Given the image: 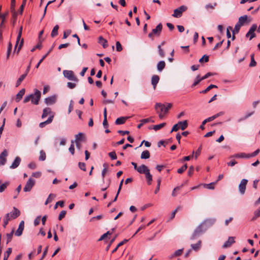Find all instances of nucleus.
Instances as JSON below:
<instances>
[{"label": "nucleus", "mask_w": 260, "mask_h": 260, "mask_svg": "<svg viewBox=\"0 0 260 260\" xmlns=\"http://www.w3.org/2000/svg\"><path fill=\"white\" fill-rule=\"evenodd\" d=\"M41 92L38 89H35L34 93H31L25 96L23 100V103H26L29 101H31V102L32 104L37 105L39 104V102L41 98Z\"/></svg>", "instance_id": "1"}, {"label": "nucleus", "mask_w": 260, "mask_h": 260, "mask_svg": "<svg viewBox=\"0 0 260 260\" xmlns=\"http://www.w3.org/2000/svg\"><path fill=\"white\" fill-rule=\"evenodd\" d=\"M171 107L172 104L171 103H167L166 104H162L159 103H156L155 109L157 113L158 114L159 118L162 119L165 114L168 112Z\"/></svg>", "instance_id": "2"}, {"label": "nucleus", "mask_w": 260, "mask_h": 260, "mask_svg": "<svg viewBox=\"0 0 260 260\" xmlns=\"http://www.w3.org/2000/svg\"><path fill=\"white\" fill-rule=\"evenodd\" d=\"M162 25L161 23H160L156 26V27L155 28H154L152 30L151 32H150L148 34V37L150 38L153 39L154 36H159L160 34L161 30H162Z\"/></svg>", "instance_id": "3"}, {"label": "nucleus", "mask_w": 260, "mask_h": 260, "mask_svg": "<svg viewBox=\"0 0 260 260\" xmlns=\"http://www.w3.org/2000/svg\"><path fill=\"white\" fill-rule=\"evenodd\" d=\"M187 10V7L185 6H181L174 10V13L172 16L175 18H180L181 17L183 12Z\"/></svg>", "instance_id": "4"}, {"label": "nucleus", "mask_w": 260, "mask_h": 260, "mask_svg": "<svg viewBox=\"0 0 260 260\" xmlns=\"http://www.w3.org/2000/svg\"><path fill=\"white\" fill-rule=\"evenodd\" d=\"M257 26L256 24H253L250 27L249 30L246 34V37L249 38V40H251L255 37V34L254 31L257 30Z\"/></svg>", "instance_id": "5"}, {"label": "nucleus", "mask_w": 260, "mask_h": 260, "mask_svg": "<svg viewBox=\"0 0 260 260\" xmlns=\"http://www.w3.org/2000/svg\"><path fill=\"white\" fill-rule=\"evenodd\" d=\"M63 74L64 76L68 80L78 81L77 78L74 75V72L70 70H64L63 71Z\"/></svg>", "instance_id": "6"}, {"label": "nucleus", "mask_w": 260, "mask_h": 260, "mask_svg": "<svg viewBox=\"0 0 260 260\" xmlns=\"http://www.w3.org/2000/svg\"><path fill=\"white\" fill-rule=\"evenodd\" d=\"M248 182V180L246 179H242L238 186L239 191L241 194L243 195L245 192L246 185Z\"/></svg>", "instance_id": "7"}, {"label": "nucleus", "mask_w": 260, "mask_h": 260, "mask_svg": "<svg viewBox=\"0 0 260 260\" xmlns=\"http://www.w3.org/2000/svg\"><path fill=\"white\" fill-rule=\"evenodd\" d=\"M35 184V181L31 178H29L25 184L23 190L25 192L30 191Z\"/></svg>", "instance_id": "8"}, {"label": "nucleus", "mask_w": 260, "mask_h": 260, "mask_svg": "<svg viewBox=\"0 0 260 260\" xmlns=\"http://www.w3.org/2000/svg\"><path fill=\"white\" fill-rule=\"evenodd\" d=\"M8 155V151L4 149L0 154V166H4L7 161V157Z\"/></svg>", "instance_id": "9"}, {"label": "nucleus", "mask_w": 260, "mask_h": 260, "mask_svg": "<svg viewBox=\"0 0 260 260\" xmlns=\"http://www.w3.org/2000/svg\"><path fill=\"white\" fill-rule=\"evenodd\" d=\"M7 214H9L10 219L12 220L18 217L20 215V212L18 209L15 207H14L13 211L10 213H7Z\"/></svg>", "instance_id": "10"}, {"label": "nucleus", "mask_w": 260, "mask_h": 260, "mask_svg": "<svg viewBox=\"0 0 260 260\" xmlns=\"http://www.w3.org/2000/svg\"><path fill=\"white\" fill-rule=\"evenodd\" d=\"M137 171L140 174H143L145 175L147 172L149 171V169L146 165H142L138 167Z\"/></svg>", "instance_id": "11"}, {"label": "nucleus", "mask_w": 260, "mask_h": 260, "mask_svg": "<svg viewBox=\"0 0 260 260\" xmlns=\"http://www.w3.org/2000/svg\"><path fill=\"white\" fill-rule=\"evenodd\" d=\"M24 227V223L23 221H21L19 225L18 228L16 231L15 234L17 236H20L22 235Z\"/></svg>", "instance_id": "12"}, {"label": "nucleus", "mask_w": 260, "mask_h": 260, "mask_svg": "<svg viewBox=\"0 0 260 260\" xmlns=\"http://www.w3.org/2000/svg\"><path fill=\"white\" fill-rule=\"evenodd\" d=\"M56 96L55 95H53L51 96H49L48 98H46L45 99V103L48 105H52L54 104L56 102Z\"/></svg>", "instance_id": "13"}, {"label": "nucleus", "mask_w": 260, "mask_h": 260, "mask_svg": "<svg viewBox=\"0 0 260 260\" xmlns=\"http://www.w3.org/2000/svg\"><path fill=\"white\" fill-rule=\"evenodd\" d=\"M21 162V158L17 156L15 157L14 161L12 162V165L10 166V168L11 169H14L17 168L20 165Z\"/></svg>", "instance_id": "14"}, {"label": "nucleus", "mask_w": 260, "mask_h": 260, "mask_svg": "<svg viewBox=\"0 0 260 260\" xmlns=\"http://www.w3.org/2000/svg\"><path fill=\"white\" fill-rule=\"evenodd\" d=\"M203 226H204V225L202 224V223L196 228L194 232V236L200 235V234L203 233L207 230V228H205V229H203Z\"/></svg>", "instance_id": "15"}, {"label": "nucleus", "mask_w": 260, "mask_h": 260, "mask_svg": "<svg viewBox=\"0 0 260 260\" xmlns=\"http://www.w3.org/2000/svg\"><path fill=\"white\" fill-rule=\"evenodd\" d=\"M231 157L236 158H249V156L248 154H246L244 152H241L235 154L231 156Z\"/></svg>", "instance_id": "16"}, {"label": "nucleus", "mask_w": 260, "mask_h": 260, "mask_svg": "<svg viewBox=\"0 0 260 260\" xmlns=\"http://www.w3.org/2000/svg\"><path fill=\"white\" fill-rule=\"evenodd\" d=\"M235 238L234 237H229L227 241H226L222 246L223 248L230 247L232 244L235 243Z\"/></svg>", "instance_id": "17"}, {"label": "nucleus", "mask_w": 260, "mask_h": 260, "mask_svg": "<svg viewBox=\"0 0 260 260\" xmlns=\"http://www.w3.org/2000/svg\"><path fill=\"white\" fill-rule=\"evenodd\" d=\"M159 81V77L158 75H153L151 77V84L153 85V89L156 88L157 84Z\"/></svg>", "instance_id": "18"}, {"label": "nucleus", "mask_w": 260, "mask_h": 260, "mask_svg": "<svg viewBox=\"0 0 260 260\" xmlns=\"http://www.w3.org/2000/svg\"><path fill=\"white\" fill-rule=\"evenodd\" d=\"M53 115H50L46 121L41 122L39 124L40 127L43 128V127H45L46 126V125L51 123L53 120Z\"/></svg>", "instance_id": "19"}, {"label": "nucleus", "mask_w": 260, "mask_h": 260, "mask_svg": "<svg viewBox=\"0 0 260 260\" xmlns=\"http://www.w3.org/2000/svg\"><path fill=\"white\" fill-rule=\"evenodd\" d=\"M25 90L24 88L21 89L19 92L16 94L15 101L16 102H19L22 99V96L25 93Z\"/></svg>", "instance_id": "20"}, {"label": "nucleus", "mask_w": 260, "mask_h": 260, "mask_svg": "<svg viewBox=\"0 0 260 260\" xmlns=\"http://www.w3.org/2000/svg\"><path fill=\"white\" fill-rule=\"evenodd\" d=\"M129 118V117H120L116 119L115 123L117 125L122 124L125 123V121Z\"/></svg>", "instance_id": "21"}, {"label": "nucleus", "mask_w": 260, "mask_h": 260, "mask_svg": "<svg viewBox=\"0 0 260 260\" xmlns=\"http://www.w3.org/2000/svg\"><path fill=\"white\" fill-rule=\"evenodd\" d=\"M215 222V219L214 218H211V219H207L205 220L203 223L202 224L204 225H205L206 226V228H208L212 224H214V223Z\"/></svg>", "instance_id": "22"}, {"label": "nucleus", "mask_w": 260, "mask_h": 260, "mask_svg": "<svg viewBox=\"0 0 260 260\" xmlns=\"http://www.w3.org/2000/svg\"><path fill=\"white\" fill-rule=\"evenodd\" d=\"M247 18L248 17L247 15L241 16L239 18L238 21L237 23L239 24L240 26H242L247 21Z\"/></svg>", "instance_id": "23"}, {"label": "nucleus", "mask_w": 260, "mask_h": 260, "mask_svg": "<svg viewBox=\"0 0 260 260\" xmlns=\"http://www.w3.org/2000/svg\"><path fill=\"white\" fill-rule=\"evenodd\" d=\"M166 63L164 60L159 61L157 64V69L159 72H161L165 68Z\"/></svg>", "instance_id": "24"}, {"label": "nucleus", "mask_w": 260, "mask_h": 260, "mask_svg": "<svg viewBox=\"0 0 260 260\" xmlns=\"http://www.w3.org/2000/svg\"><path fill=\"white\" fill-rule=\"evenodd\" d=\"M99 43L101 44L104 48H106L108 47V43L107 40L104 39L102 36L99 37Z\"/></svg>", "instance_id": "25"}, {"label": "nucleus", "mask_w": 260, "mask_h": 260, "mask_svg": "<svg viewBox=\"0 0 260 260\" xmlns=\"http://www.w3.org/2000/svg\"><path fill=\"white\" fill-rule=\"evenodd\" d=\"M51 110L49 108H46L43 110L42 118H44L48 116V115H51Z\"/></svg>", "instance_id": "26"}, {"label": "nucleus", "mask_w": 260, "mask_h": 260, "mask_svg": "<svg viewBox=\"0 0 260 260\" xmlns=\"http://www.w3.org/2000/svg\"><path fill=\"white\" fill-rule=\"evenodd\" d=\"M145 178L147 180V182L148 185H150L151 184V182L152 181V176L150 173V171L147 172L146 174H145Z\"/></svg>", "instance_id": "27"}, {"label": "nucleus", "mask_w": 260, "mask_h": 260, "mask_svg": "<svg viewBox=\"0 0 260 260\" xmlns=\"http://www.w3.org/2000/svg\"><path fill=\"white\" fill-rule=\"evenodd\" d=\"M201 246V241H199L196 244H193L191 245V247L192 249L195 251L199 250Z\"/></svg>", "instance_id": "28"}, {"label": "nucleus", "mask_w": 260, "mask_h": 260, "mask_svg": "<svg viewBox=\"0 0 260 260\" xmlns=\"http://www.w3.org/2000/svg\"><path fill=\"white\" fill-rule=\"evenodd\" d=\"M178 124L179 128H180L181 130H184L188 125L186 120H184L183 121H179L178 122Z\"/></svg>", "instance_id": "29"}, {"label": "nucleus", "mask_w": 260, "mask_h": 260, "mask_svg": "<svg viewBox=\"0 0 260 260\" xmlns=\"http://www.w3.org/2000/svg\"><path fill=\"white\" fill-rule=\"evenodd\" d=\"M150 153L148 150H145L143 151L141 155V159H148L150 157Z\"/></svg>", "instance_id": "30"}, {"label": "nucleus", "mask_w": 260, "mask_h": 260, "mask_svg": "<svg viewBox=\"0 0 260 260\" xmlns=\"http://www.w3.org/2000/svg\"><path fill=\"white\" fill-rule=\"evenodd\" d=\"M8 14H9L8 12H6V13H5L4 14H1L0 13V18L2 19V21L0 24V27L3 26V25L4 23L5 20V18L8 16Z\"/></svg>", "instance_id": "31"}, {"label": "nucleus", "mask_w": 260, "mask_h": 260, "mask_svg": "<svg viewBox=\"0 0 260 260\" xmlns=\"http://www.w3.org/2000/svg\"><path fill=\"white\" fill-rule=\"evenodd\" d=\"M223 114H224L223 112H220L212 116L207 118V119H208V120H209V121L210 122V121L213 120L214 119H215V118H217L218 117L221 116Z\"/></svg>", "instance_id": "32"}, {"label": "nucleus", "mask_w": 260, "mask_h": 260, "mask_svg": "<svg viewBox=\"0 0 260 260\" xmlns=\"http://www.w3.org/2000/svg\"><path fill=\"white\" fill-rule=\"evenodd\" d=\"M55 197H56V195L55 194L50 193L49 195L48 198L47 199V200L45 203V205H46L48 203L51 202Z\"/></svg>", "instance_id": "33"}, {"label": "nucleus", "mask_w": 260, "mask_h": 260, "mask_svg": "<svg viewBox=\"0 0 260 260\" xmlns=\"http://www.w3.org/2000/svg\"><path fill=\"white\" fill-rule=\"evenodd\" d=\"M59 28V26L58 25H56L53 28L51 36L52 38L58 35V30Z\"/></svg>", "instance_id": "34"}, {"label": "nucleus", "mask_w": 260, "mask_h": 260, "mask_svg": "<svg viewBox=\"0 0 260 260\" xmlns=\"http://www.w3.org/2000/svg\"><path fill=\"white\" fill-rule=\"evenodd\" d=\"M26 76V74L22 75L17 80L16 83V87H18L20 85L22 81L25 79Z\"/></svg>", "instance_id": "35"}, {"label": "nucleus", "mask_w": 260, "mask_h": 260, "mask_svg": "<svg viewBox=\"0 0 260 260\" xmlns=\"http://www.w3.org/2000/svg\"><path fill=\"white\" fill-rule=\"evenodd\" d=\"M46 155L45 152L42 150L40 151V156L39 157V160L40 161H44L46 159Z\"/></svg>", "instance_id": "36"}, {"label": "nucleus", "mask_w": 260, "mask_h": 260, "mask_svg": "<svg viewBox=\"0 0 260 260\" xmlns=\"http://www.w3.org/2000/svg\"><path fill=\"white\" fill-rule=\"evenodd\" d=\"M259 217H260V208L254 211L253 216L251 220L254 221Z\"/></svg>", "instance_id": "37"}, {"label": "nucleus", "mask_w": 260, "mask_h": 260, "mask_svg": "<svg viewBox=\"0 0 260 260\" xmlns=\"http://www.w3.org/2000/svg\"><path fill=\"white\" fill-rule=\"evenodd\" d=\"M52 51V48H51L48 51V52L45 54L42 57V58L40 60V61H39V62L37 63V64L36 65V68H38L40 64H41V63L43 61V60L48 55V54L51 52V51Z\"/></svg>", "instance_id": "38"}, {"label": "nucleus", "mask_w": 260, "mask_h": 260, "mask_svg": "<svg viewBox=\"0 0 260 260\" xmlns=\"http://www.w3.org/2000/svg\"><path fill=\"white\" fill-rule=\"evenodd\" d=\"M22 31V26H21L20 27V29H19V32H18V36H17V42H16V44L15 47V50H16V47L17 46V45L18 44V42L20 41V40L21 39Z\"/></svg>", "instance_id": "39"}, {"label": "nucleus", "mask_w": 260, "mask_h": 260, "mask_svg": "<svg viewBox=\"0 0 260 260\" xmlns=\"http://www.w3.org/2000/svg\"><path fill=\"white\" fill-rule=\"evenodd\" d=\"M9 184V182H5V183L0 185V192H3V191H4V190L7 188Z\"/></svg>", "instance_id": "40"}, {"label": "nucleus", "mask_w": 260, "mask_h": 260, "mask_svg": "<svg viewBox=\"0 0 260 260\" xmlns=\"http://www.w3.org/2000/svg\"><path fill=\"white\" fill-rule=\"evenodd\" d=\"M166 123H161L159 124L154 125L153 126L152 128L154 131H157L160 129V128H162L166 125Z\"/></svg>", "instance_id": "41"}, {"label": "nucleus", "mask_w": 260, "mask_h": 260, "mask_svg": "<svg viewBox=\"0 0 260 260\" xmlns=\"http://www.w3.org/2000/svg\"><path fill=\"white\" fill-rule=\"evenodd\" d=\"M103 167H104V169L102 172V176L103 181H104L105 175L108 171V168H107V165L106 164H104L103 165Z\"/></svg>", "instance_id": "42"}, {"label": "nucleus", "mask_w": 260, "mask_h": 260, "mask_svg": "<svg viewBox=\"0 0 260 260\" xmlns=\"http://www.w3.org/2000/svg\"><path fill=\"white\" fill-rule=\"evenodd\" d=\"M12 252V248H8L6 251V252L4 254V260H7L10 254Z\"/></svg>", "instance_id": "43"}, {"label": "nucleus", "mask_w": 260, "mask_h": 260, "mask_svg": "<svg viewBox=\"0 0 260 260\" xmlns=\"http://www.w3.org/2000/svg\"><path fill=\"white\" fill-rule=\"evenodd\" d=\"M217 86L213 84L210 85L208 87H207L205 90L202 91L200 92V93H205L207 92L208 91H209L210 89H211L213 88H217Z\"/></svg>", "instance_id": "44"}, {"label": "nucleus", "mask_w": 260, "mask_h": 260, "mask_svg": "<svg viewBox=\"0 0 260 260\" xmlns=\"http://www.w3.org/2000/svg\"><path fill=\"white\" fill-rule=\"evenodd\" d=\"M11 219H10L9 214H6L4 218V223H3V226L4 228L6 226V225L8 224L9 221H10Z\"/></svg>", "instance_id": "45"}, {"label": "nucleus", "mask_w": 260, "mask_h": 260, "mask_svg": "<svg viewBox=\"0 0 260 260\" xmlns=\"http://www.w3.org/2000/svg\"><path fill=\"white\" fill-rule=\"evenodd\" d=\"M254 113V111H252V112H248L244 116V117L242 118H241L240 119L238 120V121H241V120H245V119H247L248 118H249V117H250L251 116H252L253 114Z\"/></svg>", "instance_id": "46"}, {"label": "nucleus", "mask_w": 260, "mask_h": 260, "mask_svg": "<svg viewBox=\"0 0 260 260\" xmlns=\"http://www.w3.org/2000/svg\"><path fill=\"white\" fill-rule=\"evenodd\" d=\"M251 57V61L249 63L250 67H253L256 65V62L255 61L254 58V54H251L250 56Z\"/></svg>", "instance_id": "47"}, {"label": "nucleus", "mask_w": 260, "mask_h": 260, "mask_svg": "<svg viewBox=\"0 0 260 260\" xmlns=\"http://www.w3.org/2000/svg\"><path fill=\"white\" fill-rule=\"evenodd\" d=\"M241 26L239 25V24L236 23L234 29L232 30V32L233 35H235L236 34H238L239 31V30L241 28Z\"/></svg>", "instance_id": "48"}, {"label": "nucleus", "mask_w": 260, "mask_h": 260, "mask_svg": "<svg viewBox=\"0 0 260 260\" xmlns=\"http://www.w3.org/2000/svg\"><path fill=\"white\" fill-rule=\"evenodd\" d=\"M202 80L201 79V77L200 75H198L193 83V84L191 85V87H193L196 85H197Z\"/></svg>", "instance_id": "49"}, {"label": "nucleus", "mask_w": 260, "mask_h": 260, "mask_svg": "<svg viewBox=\"0 0 260 260\" xmlns=\"http://www.w3.org/2000/svg\"><path fill=\"white\" fill-rule=\"evenodd\" d=\"M157 48H158V54H159V56L161 57H165V52H164L163 49L161 48V45H158L157 46Z\"/></svg>", "instance_id": "50"}, {"label": "nucleus", "mask_w": 260, "mask_h": 260, "mask_svg": "<svg viewBox=\"0 0 260 260\" xmlns=\"http://www.w3.org/2000/svg\"><path fill=\"white\" fill-rule=\"evenodd\" d=\"M216 3H214L213 4H208L205 6V8L206 10H209V9L213 10L215 8V7L216 6Z\"/></svg>", "instance_id": "51"}, {"label": "nucleus", "mask_w": 260, "mask_h": 260, "mask_svg": "<svg viewBox=\"0 0 260 260\" xmlns=\"http://www.w3.org/2000/svg\"><path fill=\"white\" fill-rule=\"evenodd\" d=\"M74 141L73 140L71 141V145L70 147L69 148V150L70 152L72 154L74 155L75 153V149H74Z\"/></svg>", "instance_id": "52"}, {"label": "nucleus", "mask_w": 260, "mask_h": 260, "mask_svg": "<svg viewBox=\"0 0 260 260\" xmlns=\"http://www.w3.org/2000/svg\"><path fill=\"white\" fill-rule=\"evenodd\" d=\"M83 136V134L81 133H78L77 135L75 136V142H80L82 139Z\"/></svg>", "instance_id": "53"}, {"label": "nucleus", "mask_w": 260, "mask_h": 260, "mask_svg": "<svg viewBox=\"0 0 260 260\" xmlns=\"http://www.w3.org/2000/svg\"><path fill=\"white\" fill-rule=\"evenodd\" d=\"M140 122H143L144 124L148 122H154V121L152 119V118H148L146 119H143L140 120Z\"/></svg>", "instance_id": "54"}, {"label": "nucleus", "mask_w": 260, "mask_h": 260, "mask_svg": "<svg viewBox=\"0 0 260 260\" xmlns=\"http://www.w3.org/2000/svg\"><path fill=\"white\" fill-rule=\"evenodd\" d=\"M259 149H257L251 153H248L249 158L256 156L259 153Z\"/></svg>", "instance_id": "55"}, {"label": "nucleus", "mask_w": 260, "mask_h": 260, "mask_svg": "<svg viewBox=\"0 0 260 260\" xmlns=\"http://www.w3.org/2000/svg\"><path fill=\"white\" fill-rule=\"evenodd\" d=\"M187 168V166L186 164L183 165L180 168L178 169L177 173H179V174L182 173L185 170H186Z\"/></svg>", "instance_id": "56"}, {"label": "nucleus", "mask_w": 260, "mask_h": 260, "mask_svg": "<svg viewBox=\"0 0 260 260\" xmlns=\"http://www.w3.org/2000/svg\"><path fill=\"white\" fill-rule=\"evenodd\" d=\"M216 182H212L209 184H204V186H206L208 189H213L214 188V184Z\"/></svg>", "instance_id": "57"}, {"label": "nucleus", "mask_w": 260, "mask_h": 260, "mask_svg": "<svg viewBox=\"0 0 260 260\" xmlns=\"http://www.w3.org/2000/svg\"><path fill=\"white\" fill-rule=\"evenodd\" d=\"M209 61V56L206 55H204L201 59L199 60V62L202 63L203 61L207 62Z\"/></svg>", "instance_id": "58"}, {"label": "nucleus", "mask_w": 260, "mask_h": 260, "mask_svg": "<svg viewBox=\"0 0 260 260\" xmlns=\"http://www.w3.org/2000/svg\"><path fill=\"white\" fill-rule=\"evenodd\" d=\"M60 206L61 207H63L64 206V202L63 201H60L56 203L54 208L56 209L57 206Z\"/></svg>", "instance_id": "59"}, {"label": "nucleus", "mask_w": 260, "mask_h": 260, "mask_svg": "<svg viewBox=\"0 0 260 260\" xmlns=\"http://www.w3.org/2000/svg\"><path fill=\"white\" fill-rule=\"evenodd\" d=\"M78 166H79V168L81 170H82L83 171H86V166H85V163L79 162L78 164Z\"/></svg>", "instance_id": "60"}, {"label": "nucleus", "mask_w": 260, "mask_h": 260, "mask_svg": "<svg viewBox=\"0 0 260 260\" xmlns=\"http://www.w3.org/2000/svg\"><path fill=\"white\" fill-rule=\"evenodd\" d=\"M66 214V211L64 210L61 211L58 216V219L59 220H61L65 216Z\"/></svg>", "instance_id": "61"}, {"label": "nucleus", "mask_w": 260, "mask_h": 260, "mask_svg": "<svg viewBox=\"0 0 260 260\" xmlns=\"http://www.w3.org/2000/svg\"><path fill=\"white\" fill-rule=\"evenodd\" d=\"M108 155L112 159H116L117 158V155L114 151L109 152Z\"/></svg>", "instance_id": "62"}, {"label": "nucleus", "mask_w": 260, "mask_h": 260, "mask_svg": "<svg viewBox=\"0 0 260 260\" xmlns=\"http://www.w3.org/2000/svg\"><path fill=\"white\" fill-rule=\"evenodd\" d=\"M116 50L118 52L121 51L122 50V47L119 42L117 41L116 43Z\"/></svg>", "instance_id": "63"}, {"label": "nucleus", "mask_w": 260, "mask_h": 260, "mask_svg": "<svg viewBox=\"0 0 260 260\" xmlns=\"http://www.w3.org/2000/svg\"><path fill=\"white\" fill-rule=\"evenodd\" d=\"M40 219H41V216H38L36 217V218L34 220V225L35 226H37L38 225L39 223H40Z\"/></svg>", "instance_id": "64"}]
</instances>
